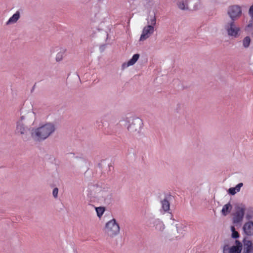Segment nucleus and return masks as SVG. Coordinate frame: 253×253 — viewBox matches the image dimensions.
Returning <instances> with one entry per match:
<instances>
[{
	"label": "nucleus",
	"mask_w": 253,
	"mask_h": 253,
	"mask_svg": "<svg viewBox=\"0 0 253 253\" xmlns=\"http://www.w3.org/2000/svg\"><path fill=\"white\" fill-rule=\"evenodd\" d=\"M140 55L139 54H134L132 58L127 62H124L122 64L121 68L122 70H125L129 66L134 65L139 59Z\"/></svg>",
	"instance_id": "nucleus-14"
},
{
	"label": "nucleus",
	"mask_w": 253,
	"mask_h": 253,
	"mask_svg": "<svg viewBox=\"0 0 253 253\" xmlns=\"http://www.w3.org/2000/svg\"><path fill=\"white\" fill-rule=\"evenodd\" d=\"M243 186V183H239L235 187L230 188L227 191L228 193L231 195H234L240 191V189Z\"/></svg>",
	"instance_id": "nucleus-19"
},
{
	"label": "nucleus",
	"mask_w": 253,
	"mask_h": 253,
	"mask_svg": "<svg viewBox=\"0 0 253 253\" xmlns=\"http://www.w3.org/2000/svg\"><path fill=\"white\" fill-rule=\"evenodd\" d=\"M224 29L230 37L236 38L240 35V28L236 25L234 21H231L226 23Z\"/></svg>",
	"instance_id": "nucleus-7"
},
{
	"label": "nucleus",
	"mask_w": 253,
	"mask_h": 253,
	"mask_svg": "<svg viewBox=\"0 0 253 253\" xmlns=\"http://www.w3.org/2000/svg\"><path fill=\"white\" fill-rule=\"evenodd\" d=\"M244 250L242 253H253V243L252 241L245 237L243 239Z\"/></svg>",
	"instance_id": "nucleus-13"
},
{
	"label": "nucleus",
	"mask_w": 253,
	"mask_h": 253,
	"mask_svg": "<svg viewBox=\"0 0 253 253\" xmlns=\"http://www.w3.org/2000/svg\"><path fill=\"white\" fill-rule=\"evenodd\" d=\"M251 39L249 36L245 37L242 40L243 46L244 48H248L251 44Z\"/></svg>",
	"instance_id": "nucleus-24"
},
{
	"label": "nucleus",
	"mask_w": 253,
	"mask_h": 253,
	"mask_svg": "<svg viewBox=\"0 0 253 253\" xmlns=\"http://www.w3.org/2000/svg\"><path fill=\"white\" fill-rule=\"evenodd\" d=\"M20 12L18 11H16L11 17H10L8 20L6 22V25H9L15 24L20 18Z\"/></svg>",
	"instance_id": "nucleus-17"
},
{
	"label": "nucleus",
	"mask_w": 253,
	"mask_h": 253,
	"mask_svg": "<svg viewBox=\"0 0 253 253\" xmlns=\"http://www.w3.org/2000/svg\"><path fill=\"white\" fill-rule=\"evenodd\" d=\"M243 234L247 236L251 237L253 235V221L250 220L245 222L243 227Z\"/></svg>",
	"instance_id": "nucleus-12"
},
{
	"label": "nucleus",
	"mask_w": 253,
	"mask_h": 253,
	"mask_svg": "<svg viewBox=\"0 0 253 253\" xmlns=\"http://www.w3.org/2000/svg\"><path fill=\"white\" fill-rule=\"evenodd\" d=\"M231 236L233 239L237 240V239L239 237V234L237 231H236L232 232Z\"/></svg>",
	"instance_id": "nucleus-28"
},
{
	"label": "nucleus",
	"mask_w": 253,
	"mask_h": 253,
	"mask_svg": "<svg viewBox=\"0 0 253 253\" xmlns=\"http://www.w3.org/2000/svg\"><path fill=\"white\" fill-rule=\"evenodd\" d=\"M154 3V0H144L143 2V4L147 9L153 6Z\"/></svg>",
	"instance_id": "nucleus-25"
},
{
	"label": "nucleus",
	"mask_w": 253,
	"mask_h": 253,
	"mask_svg": "<svg viewBox=\"0 0 253 253\" xmlns=\"http://www.w3.org/2000/svg\"><path fill=\"white\" fill-rule=\"evenodd\" d=\"M127 119L129 123L127 126L128 131L134 134L139 133L143 127L142 120L138 117H131Z\"/></svg>",
	"instance_id": "nucleus-5"
},
{
	"label": "nucleus",
	"mask_w": 253,
	"mask_h": 253,
	"mask_svg": "<svg viewBox=\"0 0 253 253\" xmlns=\"http://www.w3.org/2000/svg\"><path fill=\"white\" fill-rule=\"evenodd\" d=\"M243 242L238 240H231L223 247V253H241L243 247Z\"/></svg>",
	"instance_id": "nucleus-6"
},
{
	"label": "nucleus",
	"mask_w": 253,
	"mask_h": 253,
	"mask_svg": "<svg viewBox=\"0 0 253 253\" xmlns=\"http://www.w3.org/2000/svg\"><path fill=\"white\" fill-rule=\"evenodd\" d=\"M35 113L32 111L26 113H21L20 116L16 121L15 133L20 136L24 141H28L31 137V130L33 127L26 125V123L29 119L35 118Z\"/></svg>",
	"instance_id": "nucleus-1"
},
{
	"label": "nucleus",
	"mask_w": 253,
	"mask_h": 253,
	"mask_svg": "<svg viewBox=\"0 0 253 253\" xmlns=\"http://www.w3.org/2000/svg\"><path fill=\"white\" fill-rule=\"evenodd\" d=\"M55 130V125L52 123L42 124L31 130V137L35 141L40 142L47 139Z\"/></svg>",
	"instance_id": "nucleus-2"
},
{
	"label": "nucleus",
	"mask_w": 253,
	"mask_h": 253,
	"mask_svg": "<svg viewBox=\"0 0 253 253\" xmlns=\"http://www.w3.org/2000/svg\"><path fill=\"white\" fill-rule=\"evenodd\" d=\"M175 227L177 232L180 235H182L186 229V226L180 222L176 223L175 224Z\"/></svg>",
	"instance_id": "nucleus-22"
},
{
	"label": "nucleus",
	"mask_w": 253,
	"mask_h": 253,
	"mask_svg": "<svg viewBox=\"0 0 253 253\" xmlns=\"http://www.w3.org/2000/svg\"><path fill=\"white\" fill-rule=\"evenodd\" d=\"M230 230H231V232L236 231L235 227L234 226H231L230 227Z\"/></svg>",
	"instance_id": "nucleus-32"
},
{
	"label": "nucleus",
	"mask_w": 253,
	"mask_h": 253,
	"mask_svg": "<svg viewBox=\"0 0 253 253\" xmlns=\"http://www.w3.org/2000/svg\"><path fill=\"white\" fill-rule=\"evenodd\" d=\"M146 20L148 25H152L155 27L156 25V18L155 14H149Z\"/></svg>",
	"instance_id": "nucleus-21"
},
{
	"label": "nucleus",
	"mask_w": 253,
	"mask_h": 253,
	"mask_svg": "<svg viewBox=\"0 0 253 253\" xmlns=\"http://www.w3.org/2000/svg\"><path fill=\"white\" fill-rule=\"evenodd\" d=\"M249 14L253 20V4L251 6L249 10Z\"/></svg>",
	"instance_id": "nucleus-30"
},
{
	"label": "nucleus",
	"mask_w": 253,
	"mask_h": 253,
	"mask_svg": "<svg viewBox=\"0 0 253 253\" xmlns=\"http://www.w3.org/2000/svg\"><path fill=\"white\" fill-rule=\"evenodd\" d=\"M176 4L180 10H187L190 9V0H176Z\"/></svg>",
	"instance_id": "nucleus-16"
},
{
	"label": "nucleus",
	"mask_w": 253,
	"mask_h": 253,
	"mask_svg": "<svg viewBox=\"0 0 253 253\" xmlns=\"http://www.w3.org/2000/svg\"><path fill=\"white\" fill-rule=\"evenodd\" d=\"M95 211L97 216L100 217L103 214L105 211V209L103 207H97L95 208Z\"/></svg>",
	"instance_id": "nucleus-26"
},
{
	"label": "nucleus",
	"mask_w": 253,
	"mask_h": 253,
	"mask_svg": "<svg viewBox=\"0 0 253 253\" xmlns=\"http://www.w3.org/2000/svg\"><path fill=\"white\" fill-rule=\"evenodd\" d=\"M244 206L239 207L236 209L235 212L233 214L232 222L235 225L241 224L242 222L245 211Z\"/></svg>",
	"instance_id": "nucleus-9"
},
{
	"label": "nucleus",
	"mask_w": 253,
	"mask_h": 253,
	"mask_svg": "<svg viewBox=\"0 0 253 253\" xmlns=\"http://www.w3.org/2000/svg\"><path fill=\"white\" fill-rule=\"evenodd\" d=\"M104 231L108 237L114 238L119 234L120 227L116 220L113 218L106 223Z\"/></svg>",
	"instance_id": "nucleus-4"
},
{
	"label": "nucleus",
	"mask_w": 253,
	"mask_h": 253,
	"mask_svg": "<svg viewBox=\"0 0 253 253\" xmlns=\"http://www.w3.org/2000/svg\"><path fill=\"white\" fill-rule=\"evenodd\" d=\"M155 27L152 25H146L142 30L141 34L139 38L140 42H144L150 38L154 33Z\"/></svg>",
	"instance_id": "nucleus-10"
},
{
	"label": "nucleus",
	"mask_w": 253,
	"mask_h": 253,
	"mask_svg": "<svg viewBox=\"0 0 253 253\" xmlns=\"http://www.w3.org/2000/svg\"><path fill=\"white\" fill-rule=\"evenodd\" d=\"M253 29V20L249 21L248 25L246 27V30H250Z\"/></svg>",
	"instance_id": "nucleus-27"
},
{
	"label": "nucleus",
	"mask_w": 253,
	"mask_h": 253,
	"mask_svg": "<svg viewBox=\"0 0 253 253\" xmlns=\"http://www.w3.org/2000/svg\"><path fill=\"white\" fill-rule=\"evenodd\" d=\"M190 4L191 5L190 9L194 10H199L202 6L201 0H190Z\"/></svg>",
	"instance_id": "nucleus-18"
},
{
	"label": "nucleus",
	"mask_w": 253,
	"mask_h": 253,
	"mask_svg": "<svg viewBox=\"0 0 253 253\" xmlns=\"http://www.w3.org/2000/svg\"><path fill=\"white\" fill-rule=\"evenodd\" d=\"M88 195L99 200H104L110 196V191L109 188L104 185H94L89 187Z\"/></svg>",
	"instance_id": "nucleus-3"
},
{
	"label": "nucleus",
	"mask_w": 253,
	"mask_h": 253,
	"mask_svg": "<svg viewBox=\"0 0 253 253\" xmlns=\"http://www.w3.org/2000/svg\"><path fill=\"white\" fill-rule=\"evenodd\" d=\"M58 189L57 188H55L53 189L52 191V194L54 198H57L58 196Z\"/></svg>",
	"instance_id": "nucleus-31"
},
{
	"label": "nucleus",
	"mask_w": 253,
	"mask_h": 253,
	"mask_svg": "<svg viewBox=\"0 0 253 253\" xmlns=\"http://www.w3.org/2000/svg\"><path fill=\"white\" fill-rule=\"evenodd\" d=\"M150 226L153 227L159 232H163L165 229V225L163 221L159 218H154L149 221Z\"/></svg>",
	"instance_id": "nucleus-11"
},
{
	"label": "nucleus",
	"mask_w": 253,
	"mask_h": 253,
	"mask_svg": "<svg viewBox=\"0 0 253 253\" xmlns=\"http://www.w3.org/2000/svg\"><path fill=\"white\" fill-rule=\"evenodd\" d=\"M253 216V210H251L250 211H249V212L247 213L246 214V218L248 219H251Z\"/></svg>",
	"instance_id": "nucleus-29"
},
{
	"label": "nucleus",
	"mask_w": 253,
	"mask_h": 253,
	"mask_svg": "<svg viewBox=\"0 0 253 253\" xmlns=\"http://www.w3.org/2000/svg\"><path fill=\"white\" fill-rule=\"evenodd\" d=\"M242 8L239 5H233L230 6L227 9V14L231 19V21H234L239 19L242 15Z\"/></svg>",
	"instance_id": "nucleus-8"
},
{
	"label": "nucleus",
	"mask_w": 253,
	"mask_h": 253,
	"mask_svg": "<svg viewBox=\"0 0 253 253\" xmlns=\"http://www.w3.org/2000/svg\"><path fill=\"white\" fill-rule=\"evenodd\" d=\"M232 206L230 203H228L224 205L223 206L222 210H221L222 214L224 216L227 215L230 212V211L232 210Z\"/></svg>",
	"instance_id": "nucleus-20"
},
{
	"label": "nucleus",
	"mask_w": 253,
	"mask_h": 253,
	"mask_svg": "<svg viewBox=\"0 0 253 253\" xmlns=\"http://www.w3.org/2000/svg\"><path fill=\"white\" fill-rule=\"evenodd\" d=\"M56 48L58 49H57V53L56 54L55 59L57 62H59L63 60L65 55L67 49L64 47H56Z\"/></svg>",
	"instance_id": "nucleus-15"
},
{
	"label": "nucleus",
	"mask_w": 253,
	"mask_h": 253,
	"mask_svg": "<svg viewBox=\"0 0 253 253\" xmlns=\"http://www.w3.org/2000/svg\"><path fill=\"white\" fill-rule=\"evenodd\" d=\"M162 210L165 212L169 210V203L168 200L165 199L161 201Z\"/></svg>",
	"instance_id": "nucleus-23"
}]
</instances>
